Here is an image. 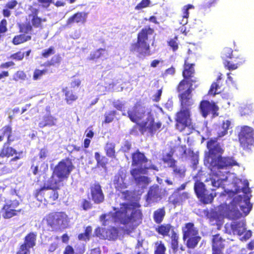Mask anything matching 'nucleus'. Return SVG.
Listing matches in <instances>:
<instances>
[{
  "label": "nucleus",
  "mask_w": 254,
  "mask_h": 254,
  "mask_svg": "<svg viewBox=\"0 0 254 254\" xmlns=\"http://www.w3.org/2000/svg\"><path fill=\"white\" fill-rule=\"evenodd\" d=\"M7 21L5 19H2L0 22V34H3L7 31Z\"/></svg>",
  "instance_id": "774afa93"
},
{
  "label": "nucleus",
  "mask_w": 254,
  "mask_h": 254,
  "mask_svg": "<svg viewBox=\"0 0 254 254\" xmlns=\"http://www.w3.org/2000/svg\"><path fill=\"white\" fill-rule=\"evenodd\" d=\"M62 61V58L60 54L54 56L50 60L47 61L45 63L44 65L46 67H58L59 66Z\"/></svg>",
  "instance_id": "79ce46f5"
},
{
  "label": "nucleus",
  "mask_w": 254,
  "mask_h": 254,
  "mask_svg": "<svg viewBox=\"0 0 254 254\" xmlns=\"http://www.w3.org/2000/svg\"><path fill=\"white\" fill-rule=\"evenodd\" d=\"M149 170L158 171L157 166L153 164L149 166L144 165L143 168H134L130 170V173L137 185H148L150 183L149 178L141 174H146Z\"/></svg>",
  "instance_id": "ddd939ff"
},
{
  "label": "nucleus",
  "mask_w": 254,
  "mask_h": 254,
  "mask_svg": "<svg viewBox=\"0 0 254 254\" xmlns=\"http://www.w3.org/2000/svg\"><path fill=\"white\" fill-rule=\"evenodd\" d=\"M18 27L19 29V32L22 34H26L33 30L32 26L29 23H19L18 24Z\"/></svg>",
  "instance_id": "a18cd8bd"
},
{
  "label": "nucleus",
  "mask_w": 254,
  "mask_h": 254,
  "mask_svg": "<svg viewBox=\"0 0 254 254\" xmlns=\"http://www.w3.org/2000/svg\"><path fill=\"white\" fill-rule=\"evenodd\" d=\"M149 110L146 108L141 102L138 101L134 104L131 109L127 111V113L123 112L122 115L127 116L131 122L136 124L134 126V127H136V126L138 127V124L141 123L140 122L147 116V113Z\"/></svg>",
  "instance_id": "9b49d317"
},
{
  "label": "nucleus",
  "mask_w": 254,
  "mask_h": 254,
  "mask_svg": "<svg viewBox=\"0 0 254 254\" xmlns=\"http://www.w3.org/2000/svg\"><path fill=\"white\" fill-rule=\"evenodd\" d=\"M106 53V49L99 48L91 52L88 58V60L92 61H97V60L103 57Z\"/></svg>",
  "instance_id": "ea45409f"
},
{
  "label": "nucleus",
  "mask_w": 254,
  "mask_h": 254,
  "mask_svg": "<svg viewBox=\"0 0 254 254\" xmlns=\"http://www.w3.org/2000/svg\"><path fill=\"white\" fill-rule=\"evenodd\" d=\"M25 53L22 52L21 51H18L16 53L11 54L9 58L15 61H22L24 58Z\"/></svg>",
  "instance_id": "13d9d810"
},
{
  "label": "nucleus",
  "mask_w": 254,
  "mask_h": 254,
  "mask_svg": "<svg viewBox=\"0 0 254 254\" xmlns=\"http://www.w3.org/2000/svg\"><path fill=\"white\" fill-rule=\"evenodd\" d=\"M32 37L25 34H19L14 36L12 43L14 45H18L31 40Z\"/></svg>",
  "instance_id": "58836bf2"
},
{
  "label": "nucleus",
  "mask_w": 254,
  "mask_h": 254,
  "mask_svg": "<svg viewBox=\"0 0 254 254\" xmlns=\"http://www.w3.org/2000/svg\"><path fill=\"white\" fill-rule=\"evenodd\" d=\"M150 4V0H141L135 7V9L137 10H141L146 8Z\"/></svg>",
  "instance_id": "e2e57ef3"
},
{
  "label": "nucleus",
  "mask_w": 254,
  "mask_h": 254,
  "mask_svg": "<svg viewBox=\"0 0 254 254\" xmlns=\"http://www.w3.org/2000/svg\"><path fill=\"white\" fill-rule=\"evenodd\" d=\"M239 140L241 147L247 149L254 143V130L249 126L243 127L239 134Z\"/></svg>",
  "instance_id": "dca6fc26"
},
{
  "label": "nucleus",
  "mask_w": 254,
  "mask_h": 254,
  "mask_svg": "<svg viewBox=\"0 0 254 254\" xmlns=\"http://www.w3.org/2000/svg\"><path fill=\"white\" fill-rule=\"evenodd\" d=\"M87 13L85 12H78L70 16L67 20L66 25L69 26L74 23H84L86 21Z\"/></svg>",
  "instance_id": "bb28decb"
},
{
  "label": "nucleus",
  "mask_w": 254,
  "mask_h": 254,
  "mask_svg": "<svg viewBox=\"0 0 254 254\" xmlns=\"http://www.w3.org/2000/svg\"><path fill=\"white\" fill-rule=\"evenodd\" d=\"M12 142H4L0 149V152L9 160L8 166H4L1 168V174L4 175L11 173L12 171L18 169L22 165L18 160L23 158V151L18 152L16 149L11 146Z\"/></svg>",
  "instance_id": "39448f33"
},
{
  "label": "nucleus",
  "mask_w": 254,
  "mask_h": 254,
  "mask_svg": "<svg viewBox=\"0 0 254 254\" xmlns=\"http://www.w3.org/2000/svg\"><path fill=\"white\" fill-rule=\"evenodd\" d=\"M122 194V199L124 200H130L132 198L133 192L131 190H126L120 191Z\"/></svg>",
  "instance_id": "0e129e2a"
},
{
  "label": "nucleus",
  "mask_w": 254,
  "mask_h": 254,
  "mask_svg": "<svg viewBox=\"0 0 254 254\" xmlns=\"http://www.w3.org/2000/svg\"><path fill=\"white\" fill-rule=\"evenodd\" d=\"M117 115V112L115 110L110 111L106 113L104 115L105 120L104 123L109 124L111 123L114 120Z\"/></svg>",
  "instance_id": "3c124183"
},
{
  "label": "nucleus",
  "mask_w": 254,
  "mask_h": 254,
  "mask_svg": "<svg viewBox=\"0 0 254 254\" xmlns=\"http://www.w3.org/2000/svg\"><path fill=\"white\" fill-rule=\"evenodd\" d=\"M95 159L97 162V165L98 167L105 168L108 163V159L105 156H101L98 152L95 153Z\"/></svg>",
  "instance_id": "c03bdc74"
},
{
  "label": "nucleus",
  "mask_w": 254,
  "mask_h": 254,
  "mask_svg": "<svg viewBox=\"0 0 254 254\" xmlns=\"http://www.w3.org/2000/svg\"><path fill=\"white\" fill-rule=\"evenodd\" d=\"M232 232L234 235L241 236L246 230V224L242 221H235L230 224Z\"/></svg>",
  "instance_id": "c85d7f7f"
},
{
  "label": "nucleus",
  "mask_w": 254,
  "mask_h": 254,
  "mask_svg": "<svg viewBox=\"0 0 254 254\" xmlns=\"http://www.w3.org/2000/svg\"><path fill=\"white\" fill-rule=\"evenodd\" d=\"M201 239V237L199 235L187 237L186 245L188 249H194L197 247Z\"/></svg>",
  "instance_id": "4c0bfd02"
},
{
  "label": "nucleus",
  "mask_w": 254,
  "mask_h": 254,
  "mask_svg": "<svg viewBox=\"0 0 254 254\" xmlns=\"http://www.w3.org/2000/svg\"><path fill=\"white\" fill-rule=\"evenodd\" d=\"M43 221L54 231L64 227L69 219L64 212L54 211L47 214L43 218Z\"/></svg>",
  "instance_id": "6e6552de"
},
{
  "label": "nucleus",
  "mask_w": 254,
  "mask_h": 254,
  "mask_svg": "<svg viewBox=\"0 0 254 254\" xmlns=\"http://www.w3.org/2000/svg\"><path fill=\"white\" fill-rule=\"evenodd\" d=\"M198 82L195 80L183 78L176 86V90L179 93L181 107H190L193 104L192 100V91L198 87Z\"/></svg>",
  "instance_id": "423d86ee"
},
{
  "label": "nucleus",
  "mask_w": 254,
  "mask_h": 254,
  "mask_svg": "<svg viewBox=\"0 0 254 254\" xmlns=\"http://www.w3.org/2000/svg\"><path fill=\"white\" fill-rule=\"evenodd\" d=\"M240 209L244 213V216L247 215L250 212L252 208V204L250 202L246 201L244 204L240 206Z\"/></svg>",
  "instance_id": "bf43d9fd"
},
{
  "label": "nucleus",
  "mask_w": 254,
  "mask_h": 254,
  "mask_svg": "<svg viewBox=\"0 0 254 254\" xmlns=\"http://www.w3.org/2000/svg\"><path fill=\"white\" fill-rule=\"evenodd\" d=\"M19 205L20 202L16 199L5 201L1 208L2 217L5 219H8L18 216L22 211L19 208Z\"/></svg>",
  "instance_id": "f8f14e48"
},
{
  "label": "nucleus",
  "mask_w": 254,
  "mask_h": 254,
  "mask_svg": "<svg viewBox=\"0 0 254 254\" xmlns=\"http://www.w3.org/2000/svg\"><path fill=\"white\" fill-rule=\"evenodd\" d=\"M91 197L95 204H100L105 200V195L99 183L96 182L90 186Z\"/></svg>",
  "instance_id": "6ab92c4d"
},
{
  "label": "nucleus",
  "mask_w": 254,
  "mask_h": 254,
  "mask_svg": "<svg viewBox=\"0 0 254 254\" xmlns=\"http://www.w3.org/2000/svg\"><path fill=\"white\" fill-rule=\"evenodd\" d=\"M183 239L185 241L187 237L199 235L198 230L192 222H188L182 228Z\"/></svg>",
  "instance_id": "393cba45"
},
{
  "label": "nucleus",
  "mask_w": 254,
  "mask_h": 254,
  "mask_svg": "<svg viewBox=\"0 0 254 254\" xmlns=\"http://www.w3.org/2000/svg\"><path fill=\"white\" fill-rule=\"evenodd\" d=\"M246 60L242 56H239L233 58L231 61L225 60L223 61L224 67L229 70H233L237 69L242 65Z\"/></svg>",
  "instance_id": "b1692460"
},
{
  "label": "nucleus",
  "mask_w": 254,
  "mask_h": 254,
  "mask_svg": "<svg viewBox=\"0 0 254 254\" xmlns=\"http://www.w3.org/2000/svg\"><path fill=\"white\" fill-rule=\"evenodd\" d=\"M75 169L72 159L69 157H66L62 159L55 166L51 179L56 180L59 184H63L64 180H66Z\"/></svg>",
  "instance_id": "0eeeda50"
},
{
  "label": "nucleus",
  "mask_w": 254,
  "mask_h": 254,
  "mask_svg": "<svg viewBox=\"0 0 254 254\" xmlns=\"http://www.w3.org/2000/svg\"><path fill=\"white\" fill-rule=\"evenodd\" d=\"M47 72V69L40 70L39 69H35L33 72V79L34 80L40 78L44 74Z\"/></svg>",
  "instance_id": "680f3d73"
},
{
  "label": "nucleus",
  "mask_w": 254,
  "mask_h": 254,
  "mask_svg": "<svg viewBox=\"0 0 254 254\" xmlns=\"http://www.w3.org/2000/svg\"><path fill=\"white\" fill-rule=\"evenodd\" d=\"M175 229V227L170 223H161L155 228V231L163 237L170 236L171 248L176 253L179 250V236Z\"/></svg>",
  "instance_id": "9d476101"
},
{
  "label": "nucleus",
  "mask_w": 254,
  "mask_h": 254,
  "mask_svg": "<svg viewBox=\"0 0 254 254\" xmlns=\"http://www.w3.org/2000/svg\"><path fill=\"white\" fill-rule=\"evenodd\" d=\"M81 207L84 210H87L92 208V204L91 201L86 199H83L81 204Z\"/></svg>",
  "instance_id": "69168bd1"
},
{
  "label": "nucleus",
  "mask_w": 254,
  "mask_h": 254,
  "mask_svg": "<svg viewBox=\"0 0 254 254\" xmlns=\"http://www.w3.org/2000/svg\"><path fill=\"white\" fill-rule=\"evenodd\" d=\"M37 233L31 232L28 233L24 238L23 244H25L30 248H33L36 244Z\"/></svg>",
  "instance_id": "f704fd0d"
},
{
  "label": "nucleus",
  "mask_w": 254,
  "mask_h": 254,
  "mask_svg": "<svg viewBox=\"0 0 254 254\" xmlns=\"http://www.w3.org/2000/svg\"><path fill=\"white\" fill-rule=\"evenodd\" d=\"M199 109L202 116L206 118L209 114H212L213 117L218 116L219 107L214 102L210 103L208 100H202L199 105Z\"/></svg>",
  "instance_id": "a211bd4d"
},
{
  "label": "nucleus",
  "mask_w": 254,
  "mask_h": 254,
  "mask_svg": "<svg viewBox=\"0 0 254 254\" xmlns=\"http://www.w3.org/2000/svg\"><path fill=\"white\" fill-rule=\"evenodd\" d=\"M225 239H223L219 234L212 236V249L224 250L225 248Z\"/></svg>",
  "instance_id": "473e14b6"
},
{
  "label": "nucleus",
  "mask_w": 254,
  "mask_h": 254,
  "mask_svg": "<svg viewBox=\"0 0 254 254\" xmlns=\"http://www.w3.org/2000/svg\"><path fill=\"white\" fill-rule=\"evenodd\" d=\"M168 45L172 49L173 52H176L179 49L178 37L175 36L174 38L170 39L167 42Z\"/></svg>",
  "instance_id": "864d4df0"
},
{
  "label": "nucleus",
  "mask_w": 254,
  "mask_h": 254,
  "mask_svg": "<svg viewBox=\"0 0 254 254\" xmlns=\"http://www.w3.org/2000/svg\"><path fill=\"white\" fill-rule=\"evenodd\" d=\"M194 66V64L190 63L189 62L188 58L185 60L182 70V76L184 78L192 80H195L196 82L198 81V78L195 76Z\"/></svg>",
  "instance_id": "aec40b11"
},
{
  "label": "nucleus",
  "mask_w": 254,
  "mask_h": 254,
  "mask_svg": "<svg viewBox=\"0 0 254 254\" xmlns=\"http://www.w3.org/2000/svg\"><path fill=\"white\" fill-rule=\"evenodd\" d=\"M5 138L6 139L5 142H13L19 139L18 136L13 134L10 125H6L0 129V142H2Z\"/></svg>",
  "instance_id": "412c9836"
},
{
  "label": "nucleus",
  "mask_w": 254,
  "mask_h": 254,
  "mask_svg": "<svg viewBox=\"0 0 254 254\" xmlns=\"http://www.w3.org/2000/svg\"><path fill=\"white\" fill-rule=\"evenodd\" d=\"M194 6L191 4H188L184 6L183 8V18H188L189 16V10L190 8H193Z\"/></svg>",
  "instance_id": "338daca9"
},
{
  "label": "nucleus",
  "mask_w": 254,
  "mask_h": 254,
  "mask_svg": "<svg viewBox=\"0 0 254 254\" xmlns=\"http://www.w3.org/2000/svg\"><path fill=\"white\" fill-rule=\"evenodd\" d=\"M166 215L165 208L164 207L158 208L155 210L153 214L154 221L158 224H160L163 221Z\"/></svg>",
  "instance_id": "c9c22d12"
},
{
  "label": "nucleus",
  "mask_w": 254,
  "mask_h": 254,
  "mask_svg": "<svg viewBox=\"0 0 254 254\" xmlns=\"http://www.w3.org/2000/svg\"><path fill=\"white\" fill-rule=\"evenodd\" d=\"M173 172L174 175L180 178H183L185 176L186 170L178 167L176 165L173 168Z\"/></svg>",
  "instance_id": "052dcab7"
},
{
  "label": "nucleus",
  "mask_w": 254,
  "mask_h": 254,
  "mask_svg": "<svg viewBox=\"0 0 254 254\" xmlns=\"http://www.w3.org/2000/svg\"><path fill=\"white\" fill-rule=\"evenodd\" d=\"M118 230L112 227L109 229L97 227L94 230V236L98 237L102 240H108L110 241L115 240L118 237Z\"/></svg>",
  "instance_id": "f3484780"
},
{
  "label": "nucleus",
  "mask_w": 254,
  "mask_h": 254,
  "mask_svg": "<svg viewBox=\"0 0 254 254\" xmlns=\"http://www.w3.org/2000/svg\"><path fill=\"white\" fill-rule=\"evenodd\" d=\"M190 107H181L180 111L176 115V128L177 130L182 132L190 125Z\"/></svg>",
  "instance_id": "4468645a"
},
{
  "label": "nucleus",
  "mask_w": 254,
  "mask_h": 254,
  "mask_svg": "<svg viewBox=\"0 0 254 254\" xmlns=\"http://www.w3.org/2000/svg\"><path fill=\"white\" fill-rule=\"evenodd\" d=\"M92 232V228L91 226H88L84 229V232L79 234L77 239L79 241L88 242L90 240Z\"/></svg>",
  "instance_id": "a19ab883"
},
{
  "label": "nucleus",
  "mask_w": 254,
  "mask_h": 254,
  "mask_svg": "<svg viewBox=\"0 0 254 254\" xmlns=\"http://www.w3.org/2000/svg\"><path fill=\"white\" fill-rule=\"evenodd\" d=\"M147 116L146 121L138 124V129L142 134L147 132L150 135L153 136L163 129L164 126L160 121L155 122L151 110L147 113Z\"/></svg>",
  "instance_id": "1a4fd4ad"
},
{
  "label": "nucleus",
  "mask_w": 254,
  "mask_h": 254,
  "mask_svg": "<svg viewBox=\"0 0 254 254\" xmlns=\"http://www.w3.org/2000/svg\"><path fill=\"white\" fill-rule=\"evenodd\" d=\"M222 176V177H217V179L216 178L211 179V184L213 187L219 188L223 185L224 182L227 180V177L224 174H223Z\"/></svg>",
  "instance_id": "09e8293b"
},
{
  "label": "nucleus",
  "mask_w": 254,
  "mask_h": 254,
  "mask_svg": "<svg viewBox=\"0 0 254 254\" xmlns=\"http://www.w3.org/2000/svg\"><path fill=\"white\" fill-rule=\"evenodd\" d=\"M116 144L113 142L108 141L104 147V150L106 155L111 158L115 159L116 158Z\"/></svg>",
  "instance_id": "e433bc0d"
},
{
  "label": "nucleus",
  "mask_w": 254,
  "mask_h": 254,
  "mask_svg": "<svg viewBox=\"0 0 254 254\" xmlns=\"http://www.w3.org/2000/svg\"><path fill=\"white\" fill-rule=\"evenodd\" d=\"M154 33L153 28L150 26L142 28L137 34L136 41L130 44L129 51L137 53L139 55L149 56L152 54L149 45V38Z\"/></svg>",
  "instance_id": "20e7f679"
},
{
  "label": "nucleus",
  "mask_w": 254,
  "mask_h": 254,
  "mask_svg": "<svg viewBox=\"0 0 254 254\" xmlns=\"http://www.w3.org/2000/svg\"><path fill=\"white\" fill-rule=\"evenodd\" d=\"M57 119L52 115L49 114L44 116L42 120L39 123L38 126L40 128L46 127H52L56 126Z\"/></svg>",
  "instance_id": "cd10ccee"
},
{
  "label": "nucleus",
  "mask_w": 254,
  "mask_h": 254,
  "mask_svg": "<svg viewBox=\"0 0 254 254\" xmlns=\"http://www.w3.org/2000/svg\"><path fill=\"white\" fill-rule=\"evenodd\" d=\"M42 168H43V172L47 170L48 169V164L40 161H36L35 159H34L32 164L31 166V170L33 174L36 175L38 173L41 172L42 171Z\"/></svg>",
  "instance_id": "2f4dec72"
},
{
  "label": "nucleus",
  "mask_w": 254,
  "mask_h": 254,
  "mask_svg": "<svg viewBox=\"0 0 254 254\" xmlns=\"http://www.w3.org/2000/svg\"><path fill=\"white\" fill-rule=\"evenodd\" d=\"M113 184L116 190L118 191H122L127 187V184L125 182V178L120 174L115 175Z\"/></svg>",
  "instance_id": "7c9ffc66"
},
{
  "label": "nucleus",
  "mask_w": 254,
  "mask_h": 254,
  "mask_svg": "<svg viewBox=\"0 0 254 254\" xmlns=\"http://www.w3.org/2000/svg\"><path fill=\"white\" fill-rule=\"evenodd\" d=\"M30 248L25 244L22 243L16 253V254H30Z\"/></svg>",
  "instance_id": "5fc2aeb1"
},
{
  "label": "nucleus",
  "mask_w": 254,
  "mask_h": 254,
  "mask_svg": "<svg viewBox=\"0 0 254 254\" xmlns=\"http://www.w3.org/2000/svg\"><path fill=\"white\" fill-rule=\"evenodd\" d=\"M194 190L197 197L203 204L211 203L216 196V193H207L205 184L200 181H196L194 185Z\"/></svg>",
  "instance_id": "2eb2a0df"
},
{
  "label": "nucleus",
  "mask_w": 254,
  "mask_h": 254,
  "mask_svg": "<svg viewBox=\"0 0 254 254\" xmlns=\"http://www.w3.org/2000/svg\"><path fill=\"white\" fill-rule=\"evenodd\" d=\"M166 248L162 241L155 243V250L154 254H165Z\"/></svg>",
  "instance_id": "49530a36"
},
{
  "label": "nucleus",
  "mask_w": 254,
  "mask_h": 254,
  "mask_svg": "<svg viewBox=\"0 0 254 254\" xmlns=\"http://www.w3.org/2000/svg\"><path fill=\"white\" fill-rule=\"evenodd\" d=\"M61 186H63V184H59L56 180L49 179L48 184L36 189L33 194L38 201L45 205H53L59 198L58 190Z\"/></svg>",
  "instance_id": "7ed1b4c3"
},
{
  "label": "nucleus",
  "mask_w": 254,
  "mask_h": 254,
  "mask_svg": "<svg viewBox=\"0 0 254 254\" xmlns=\"http://www.w3.org/2000/svg\"><path fill=\"white\" fill-rule=\"evenodd\" d=\"M148 161V158L144 153L137 149L131 154V166L136 168H143L144 165Z\"/></svg>",
  "instance_id": "4be33fe9"
},
{
  "label": "nucleus",
  "mask_w": 254,
  "mask_h": 254,
  "mask_svg": "<svg viewBox=\"0 0 254 254\" xmlns=\"http://www.w3.org/2000/svg\"><path fill=\"white\" fill-rule=\"evenodd\" d=\"M120 208L113 207L115 212L110 211L100 216L103 226L108 225L112 219L114 222L119 223L127 228L133 230L141 223V212L135 209L131 203L123 202L120 203Z\"/></svg>",
  "instance_id": "f03ea898"
},
{
  "label": "nucleus",
  "mask_w": 254,
  "mask_h": 254,
  "mask_svg": "<svg viewBox=\"0 0 254 254\" xmlns=\"http://www.w3.org/2000/svg\"><path fill=\"white\" fill-rule=\"evenodd\" d=\"M190 197V194L187 191L179 192L174 191L170 196V202L175 206L183 204Z\"/></svg>",
  "instance_id": "5701e85b"
},
{
  "label": "nucleus",
  "mask_w": 254,
  "mask_h": 254,
  "mask_svg": "<svg viewBox=\"0 0 254 254\" xmlns=\"http://www.w3.org/2000/svg\"><path fill=\"white\" fill-rule=\"evenodd\" d=\"M230 125V121H223L221 124L216 127L217 136L207 141L208 151L205 154L204 160L209 164L211 171H220L221 170H228L234 166H239L233 156H222L224 149L218 142V139L228 134Z\"/></svg>",
  "instance_id": "f257e3e1"
},
{
  "label": "nucleus",
  "mask_w": 254,
  "mask_h": 254,
  "mask_svg": "<svg viewBox=\"0 0 254 254\" xmlns=\"http://www.w3.org/2000/svg\"><path fill=\"white\" fill-rule=\"evenodd\" d=\"M219 89L220 86L219 84L217 82H214L211 84L210 86V87L208 92V94L209 95H212L214 96L220 92V91H218V89Z\"/></svg>",
  "instance_id": "603ef678"
},
{
  "label": "nucleus",
  "mask_w": 254,
  "mask_h": 254,
  "mask_svg": "<svg viewBox=\"0 0 254 254\" xmlns=\"http://www.w3.org/2000/svg\"><path fill=\"white\" fill-rule=\"evenodd\" d=\"M243 216L242 213L235 206L233 205L227 213V216L229 219L236 220L240 218Z\"/></svg>",
  "instance_id": "37998d69"
},
{
  "label": "nucleus",
  "mask_w": 254,
  "mask_h": 254,
  "mask_svg": "<svg viewBox=\"0 0 254 254\" xmlns=\"http://www.w3.org/2000/svg\"><path fill=\"white\" fill-rule=\"evenodd\" d=\"M39 10L37 8H33L32 10V13L29 15V17H32L31 23L32 26L35 28H42V22L46 21L45 18H41L38 16Z\"/></svg>",
  "instance_id": "c756f323"
},
{
  "label": "nucleus",
  "mask_w": 254,
  "mask_h": 254,
  "mask_svg": "<svg viewBox=\"0 0 254 254\" xmlns=\"http://www.w3.org/2000/svg\"><path fill=\"white\" fill-rule=\"evenodd\" d=\"M163 161L165 163L168 164L169 167L173 168L176 165L177 161L173 158L172 155L170 153H167L166 156L163 158Z\"/></svg>",
  "instance_id": "8fccbe9b"
},
{
  "label": "nucleus",
  "mask_w": 254,
  "mask_h": 254,
  "mask_svg": "<svg viewBox=\"0 0 254 254\" xmlns=\"http://www.w3.org/2000/svg\"><path fill=\"white\" fill-rule=\"evenodd\" d=\"M55 53V49L53 46H50L49 48L44 50L41 55L44 58L47 59L51 55H54Z\"/></svg>",
  "instance_id": "6e6d98bb"
},
{
  "label": "nucleus",
  "mask_w": 254,
  "mask_h": 254,
  "mask_svg": "<svg viewBox=\"0 0 254 254\" xmlns=\"http://www.w3.org/2000/svg\"><path fill=\"white\" fill-rule=\"evenodd\" d=\"M161 198V190L158 185L151 186L147 194V201L151 202H157Z\"/></svg>",
  "instance_id": "a878e982"
},
{
  "label": "nucleus",
  "mask_w": 254,
  "mask_h": 254,
  "mask_svg": "<svg viewBox=\"0 0 254 254\" xmlns=\"http://www.w3.org/2000/svg\"><path fill=\"white\" fill-rule=\"evenodd\" d=\"M62 91L64 93L65 96V101L68 104H71L75 102L78 98V95L72 90L69 89L67 87L63 88Z\"/></svg>",
  "instance_id": "72a5a7b5"
},
{
  "label": "nucleus",
  "mask_w": 254,
  "mask_h": 254,
  "mask_svg": "<svg viewBox=\"0 0 254 254\" xmlns=\"http://www.w3.org/2000/svg\"><path fill=\"white\" fill-rule=\"evenodd\" d=\"M26 77V74L23 71L18 70L14 73L13 79L14 81L25 80Z\"/></svg>",
  "instance_id": "4d7b16f0"
},
{
  "label": "nucleus",
  "mask_w": 254,
  "mask_h": 254,
  "mask_svg": "<svg viewBox=\"0 0 254 254\" xmlns=\"http://www.w3.org/2000/svg\"><path fill=\"white\" fill-rule=\"evenodd\" d=\"M233 50L229 47L224 48L221 53V57L223 61L232 59L233 57Z\"/></svg>",
  "instance_id": "de8ad7c7"
}]
</instances>
